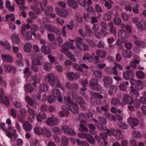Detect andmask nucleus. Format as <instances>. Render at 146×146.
I'll use <instances>...</instances> for the list:
<instances>
[{
    "instance_id": "13d9d810",
    "label": "nucleus",
    "mask_w": 146,
    "mask_h": 146,
    "mask_svg": "<svg viewBox=\"0 0 146 146\" xmlns=\"http://www.w3.org/2000/svg\"><path fill=\"white\" fill-rule=\"evenodd\" d=\"M52 131L54 133L59 135L61 134L62 133V131L58 127H54L52 129Z\"/></svg>"
},
{
    "instance_id": "a19ab883",
    "label": "nucleus",
    "mask_w": 146,
    "mask_h": 146,
    "mask_svg": "<svg viewBox=\"0 0 146 146\" xmlns=\"http://www.w3.org/2000/svg\"><path fill=\"white\" fill-rule=\"evenodd\" d=\"M52 67V65L50 63L46 62L43 64L44 69L46 71H49L51 69Z\"/></svg>"
},
{
    "instance_id": "e433bc0d",
    "label": "nucleus",
    "mask_w": 146,
    "mask_h": 146,
    "mask_svg": "<svg viewBox=\"0 0 146 146\" xmlns=\"http://www.w3.org/2000/svg\"><path fill=\"white\" fill-rule=\"evenodd\" d=\"M123 56L126 58H129L131 57L132 56V54L130 51L127 50H124L122 52Z\"/></svg>"
},
{
    "instance_id": "2eb2a0df",
    "label": "nucleus",
    "mask_w": 146,
    "mask_h": 146,
    "mask_svg": "<svg viewBox=\"0 0 146 146\" xmlns=\"http://www.w3.org/2000/svg\"><path fill=\"white\" fill-rule=\"evenodd\" d=\"M103 81L104 83V85L106 87H108L113 82L112 78L111 77L108 76L104 77L103 79Z\"/></svg>"
},
{
    "instance_id": "37998d69",
    "label": "nucleus",
    "mask_w": 146,
    "mask_h": 146,
    "mask_svg": "<svg viewBox=\"0 0 146 146\" xmlns=\"http://www.w3.org/2000/svg\"><path fill=\"white\" fill-rule=\"evenodd\" d=\"M72 67L75 69L77 71L82 72H83V69L81 67V65H80L79 64L76 63H74L72 65Z\"/></svg>"
},
{
    "instance_id": "ea45409f",
    "label": "nucleus",
    "mask_w": 146,
    "mask_h": 146,
    "mask_svg": "<svg viewBox=\"0 0 146 146\" xmlns=\"http://www.w3.org/2000/svg\"><path fill=\"white\" fill-rule=\"evenodd\" d=\"M39 90L41 92L47 91L48 90V86L46 84H41L39 86Z\"/></svg>"
},
{
    "instance_id": "864d4df0",
    "label": "nucleus",
    "mask_w": 146,
    "mask_h": 146,
    "mask_svg": "<svg viewBox=\"0 0 146 146\" xmlns=\"http://www.w3.org/2000/svg\"><path fill=\"white\" fill-rule=\"evenodd\" d=\"M132 135L134 137L140 138L142 136L140 133L137 131H135L132 133Z\"/></svg>"
},
{
    "instance_id": "58836bf2",
    "label": "nucleus",
    "mask_w": 146,
    "mask_h": 146,
    "mask_svg": "<svg viewBox=\"0 0 146 146\" xmlns=\"http://www.w3.org/2000/svg\"><path fill=\"white\" fill-rule=\"evenodd\" d=\"M62 144L65 146H67L68 145L69 139L68 137L63 136L61 140Z\"/></svg>"
},
{
    "instance_id": "774afa93",
    "label": "nucleus",
    "mask_w": 146,
    "mask_h": 146,
    "mask_svg": "<svg viewBox=\"0 0 146 146\" xmlns=\"http://www.w3.org/2000/svg\"><path fill=\"white\" fill-rule=\"evenodd\" d=\"M97 46L99 48H104L105 47V44L102 40H100L98 43Z\"/></svg>"
},
{
    "instance_id": "052dcab7",
    "label": "nucleus",
    "mask_w": 146,
    "mask_h": 146,
    "mask_svg": "<svg viewBox=\"0 0 146 146\" xmlns=\"http://www.w3.org/2000/svg\"><path fill=\"white\" fill-rule=\"evenodd\" d=\"M48 3V2L47 0H42L40 3L41 10H42V8H44V7H46Z\"/></svg>"
},
{
    "instance_id": "39448f33",
    "label": "nucleus",
    "mask_w": 146,
    "mask_h": 146,
    "mask_svg": "<svg viewBox=\"0 0 146 146\" xmlns=\"http://www.w3.org/2000/svg\"><path fill=\"white\" fill-rule=\"evenodd\" d=\"M135 74L134 70L132 69L127 70L123 72V78L126 80H128L133 78Z\"/></svg>"
},
{
    "instance_id": "c85d7f7f",
    "label": "nucleus",
    "mask_w": 146,
    "mask_h": 146,
    "mask_svg": "<svg viewBox=\"0 0 146 146\" xmlns=\"http://www.w3.org/2000/svg\"><path fill=\"white\" fill-rule=\"evenodd\" d=\"M0 44L1 45L5 48L8 50H10L11 48V46L10 44L7 41L4 42L0 41Z\"/></svg>"
},
{
    "instance_id": "4be33fe9",
    "label": "nucleus",
    "mask_w": 146,
    "mask_h": 146,
    "mask_svg": "<svg viewBox=\"0 0 146 146\" xmlns=\"http://www.w3.org/2000/svg\"><path fill=\"white\" fill-rule=\"evenodd\" d=\"M96 54L98 56L101 58H104L106 56V52L104 50H97L96 51Z\"/></svg>"
},
{
    "instance_id": "e2e57ef3",
    "label": "nucleus",
    "mask_w": 146,
    "mask_h": 146,
    "mask_svg": "<svg viewBox=\"0 0 146 146\" xmlns=\"http://www.w3.org/2000/svg\"><path fill=\"white\" fill-rule=\"evenodd\" d=\"M48 110V106L47 105L44 104L41 105L40 107V110L43 112L46 111Z\"/></svg>"
},
{
    "instance_id": "4d7b16f0",
    "label": "nucleus",
    "mask_w": 146,
    "mask_h": 146,
    "mask_svg": "<svg viewBox=\"0 0 146 146\" xmlns=\"http://www.w3.org/2000/svg\"><path fill=\"white\" fill-rule=\"evenodd\" d=\"M76 100L77 103L76 104H78L80 105L85 103L84 100L82 99V98L80 97H78L76 99Z\"/></svg>"
},
{
    "instance_id": "0eeeda50",
    "label": "nucleus",
    "mask_w": 146,
    "mask_h": 146,
    "mask_svg": "<svg viewBox=\"0 0 146 146\" xmlns=\"http://www.w3.org/2000/svg\"><path fill=\"white\" fill-rule=\"evenodd\" d=\"M59 121V119L56 117H50L47 119L45 123L50 126H53L57 125Z\"/></svg>"
},
{
    "instance_id": "c9c22d12",
    "label": "nucleus",
    "mask_w": 146,
    "mask_h": 146,
    "mask_svg": "<svg viewBox=\"0 0 146 146\" xmlns=\"http://www.w3.org/2000/svg\"><path fill=\"white\" fill-rule=\"evenodd\" d=\"M25 100L28 104L31 106H33L34 104L35 100H33L29 96H27L25 97Z\"/></svg>"
},
{
    "instance_id": "0e129e2a",
    "label": "nucleus",
    "mask_w": 146,
    "mask_h": 146,
    "mask_svg": "<svg viewBox=\"0 0 146 146\" xmlns=\"http://www.w3.org/2000/svg\"><path fill=\"white\" fill-rule=\"evenodd\" d=\"M93 74L97 78H100L102 76V74L100 71L96 70L94 72Z\"/></svg>"
},
{
    "instance_id": "4468645a",
    "label": "nucleus",
    "mask_w": 146,
    "mask_h": 146,
    "mask_svg": "<svg viewBox=\"0 0 146 146\" xmlns=\"http://www.w3.org/2000/svg\"><path fill=\"white\" fill-rule=\"evenodd\" d=\"M53 7L51 6H48L45 8H42V11L44 12V15L47 17H49L50 14L53 11Z\"/></svg>"
},
{
    "instance_id": "8fccbe9b",
    "label": "nucleus",
    "mask_w": 146,
    "mask_h": 146,
    "mask_svg": "<svg viewBox=\"0 0 146 146\" xmlns=\"http://www.w3.org/2000/svg\"><path fill=\"white\" fill-rule=\"evenodd\" d=\"M111 103L114 106H116L120 104V101L118 99L114 98L111 100Z\"/></svg>"
},
{
    "instance_id": "69168bd1",
    "label": "nucleus",
    "mask_w": 146,
    "mask_h": 146,
    "mask_svg": "<svg viewBox=\"0 0 146 146\" xmlns=\"http://www.w3.org/2000/svg\"><path fill=\"white\" fill-rule=\"evenodd\" d=\"M33 64L36 65H42V64L39 60L37 58H35L32 61Z\"/></svg>"
},
{
    "instance_id": "603ef678",
    "label": "nucleus",
    "mask_w": 146,
    "mask_h": 146,
    "mask_svg": "<svg viewBox=\"0 0 146 146\" xmlns=\"http://www.w3.org/2000/svg\"><path fill=\"white\" fill-rule=\"evenodd\" d=\"M43 128L36 127L34 128V130L35 133L38 135L42 134L43 132Z\"/></svg>"
},
{
    "instance_id": "ddd939ff",
    "label": "nucleus",
    "mask_w": 146,
    "mask_h": 146,
    "mask_svg": "<svg viewBox=\"0 0 146 146\" xmlns=\"http://www.w3.org/2000/svg\"><path fill=\"white\" fill-rule=\"evenodd\" d=\"M127 121L128 123L131 126L135 127L138 125L139 123L137 119L132 117L129 118Z\"/></svg>"
},
{
    "instance_id": "bb28decb",
    "label": "nucleus",
    "mask_w": 146,
    "mask_h": 146,
    "mask_svg": "<svg viewBox=\"0 0 146 146\" xmlns=\"http://www.w3.org/2000/svg\"><path fill=\"white\" fill-rule=\"evenodd\" d=\"M85 135L87 140L90 143L92 144H95V140L92 135L90 134H85Z\"/></svg>"
},
{
    "instance_id": "5fc2aeb1",
    "label": "nucleus",
    "mask_w": 146,
    "mask_h": 146,
    "mask_svg": "<svg viewBox=\"0 0 146 146\" xmlns=\"http://www.w3.org/2000/svg\"><path fill=\"white\" fill-rule=\"evenodd\" d=\"M85 40L91 47H94L96 46L95 43L93 40L88 39H85Z\"/></svg>"
},
{
    "instance_id": "f03ea898",
    "label": "nucleus",
    "mask_w": 146,
    "mask_h": 146,
    "mask_svg": "<svg viewBox=\"0 0 146 146\" xmlns=\"http://www.w3.org/2000/svg\"><path fill=\"white\" fill-rule=\"evenodd\" d=\"M88 86L92 90L95 91H100L102 89V86L99 83V80L95 78L91 80L89 83Z\"/></svg>"
},
{
    "instance_id": "412c9836",
    "label": "nucleus",
    "mask_w": 146,
    "mask_h": 146,
    "mask_svg": "<svg viewBox=\"0 0 146 146\" xmlns=\"http://www.w3.org/2000/svg\"><path fill=\"white\" fill-rule=\"evenodd\" d=\"M68 5L72 8L76 9L78 7V4L76 1L74 0H68Z\"/></svg>"
},
{
    "instance_id": "49530a36",
    "label": "nucleus",
    "mask_w": 146,
    "mask_h": 146,
    "mask_svg": "<svg viewBox=\"0 0 146 146\" xmlns=\"http://www.w3.org/2000/svg\"><path fill=\"white\" fill-rule=\"evenodd\" d=\"M129 84V82H126L125 83V84L123 83L121 84L119 86V88L121 90L125 91L127 90L126 85H128Z\"/></svg>"
},
{
    "instance_id": "09e8293b",
    "label": "nucleus",
    "mask_w": 146,
    "mask_h": 146,
    "mask_svg": "<svg viewBox=\"0 0 146 146\" xmlns=\"http://www.w3.org/2000/svg\"><path fill=\"white\" fill-rule=\"evenodd\" d=\"M64 99L65 100L67 104L72 105L74 104L73 102L71 101V98L69 96L64 97Z\"/></svg>"
},
{
    "instance_id": "c756f323",
    "label": "nucleus",
    "mask_w": 146,
    "mask_h": 146,
    "mask_svg": "<svg viewBox=\"0 0 146 146\" xmlns=\"http://www.w3.org/2000/svg\"><path fill=\"white\" fill-rule=\"evenodd\" d=\"M25 90L27 93H31L34 90V88L31 84H28L25 86Z\"/></svg>"
},
{
    "instance_id": "dca6fc26",
    "label": "nucleus",
    "mask_w": 146,
    "mask_h": 146,
    "mask_svg": "<svg viewBox=\"0 0 146 146\" xmlns=\"http://www.w3.org/2000/svg\"><path fill=\"white\" fill-rule=\"evenodd\" d=\"M16 56L18 59L16 60V63L19 66H23L24 65L23 59L22 58L21 54L18 53L17 54Z\"/></svg>"
},
{
    "instance_id": "bf43d9fd",
    "label": "nucleus",
    "mask_w": 146,
    "mask_h": 146,
    "mask_svg": "<svg viewBox=\"0 0 146 146\" xmlns=\"http://www.w3.org/2000/svg\"><path fill=\"white\" fill-rule=\"evenodd\" d=\"M69 112L68 111L64 110L60 111L59 115L61 117L67 116L69 114Z\"/></svg>"
},
{
    "instance_id": "9d476101",
    "label": "nucleus",
    "mask_w": 146,
    "mask_h": 146,
    "mask_svg": "<svg viewBox=\"0 0 146 146\" xmlns=\"http://www.w3.org/2000/svg\"><path fill=\"white\" fill-rule=\"evenodd\" d=\"M12 129V127L11 126H9L8 128H7V131H6V135L10 138H12L13 137L14 139H16L17 137L16 130L15 129H13L12 133L9 131H11Z\"/></svg>"
},
{
    "instance_id": "7ed1b4c3",
    "label": "nucleus",
    "mask_w": 146,
    "mask_h": 146,
    "mask_svg": "<svg viewBox=\"0 0 146 146\" xmlns=\"http://www.w3.org/2000/svg\"><path fill=\"white\" fill-rule=\"evenodd\" d=\"M90 94L92 96L90 99V102L93 104H94L98 102L97 103L100 104L101 103L100 99L103 98V97L101 94L93 91L90 92Z\"/></svg>"
},
{
    "instance_id": "7c9ffc66",
    "label": "nucleus",
    "mask_w": 146,
    "mask_h": 146,
    "mask_svg": "<svg viewBox=\"0 0 146 146\" xmlns=\"http://www.w3.org/2000/svg\"><path fill=\"white\" fill-rule=\"evenodd\" d=\"M24 129L26 131H30L32 128V125L28 121L24 123L23 125Z\"/></svg>"
},
{
    "instance_id": "aec40b11",
    "label": "nucleus",
    "mask_w": 146,
    "mask_h": 146,
    "mask_svg": "<svg viewBox=\"0 0 146 146\" xmlns=\"http://www.w3.org/2000/svg\"><path fill=\"white\" fill-rule=\"evenodd\" d=\"M41 50V51L45 54H48L51 52L50 49L45 45H43L42 46Z\"/></svg>"
},
{
    "instance_id": "393cba45",
    "label": "nucleus",
    "mask_w": 146,
    "mask_h": 146,
    "mask_svg": "<svg viewBox=\"0 0 146 146\" xmlns=\"http://www.w3.org/2000/svg\"><path fill=\"white\" fill-rule=\"evenodd\" d=\"M32 46L29 42H27L24 45L23 48L24 51L27 53H29L31 51Z\"/></svg>"
},
{
    "instance_id": "b1692460",
    "label": "nucleus",
    "mask_w": 146,
    "mask_h": 146,
    "mask_svg": "<svg viewBox=\"0 0 146 146\" xmlns=\"http://www.w3.org/2000/svg\"><path fill=\"white\" fill-rule=\"evenodd\" d=\"M72 108L70 107L69 110L74 114L78 113L79 112L78 111V104H76L74 105H72Z\"/></svg>"
},
{
    "instance_id": "a878e982",
    "label": "nucleus",
    "mask_w": 146,
    "mask_h": 146,
    "mask_svg": "<svg viewBox=\"0 0 146 146\" xmlns=\"http://www.w3.org/2000/svg\"><path fill=\"white\" fill-rule=\"evenodd\" d=\"M32 32L27 31L26 32L25 34L24 33L23 35L25 39L26 40H31L32 37Z\"/></svg>"
},
{
    "instance_id": "c03bdc74",
    "label": "nucleus",
    "mask_w": 146,
    "mask_h": 146,
    "mask_svg": "<svg viewBox=\"0 0 146 146\" xmlns=\"http://www.w3.org/2000/svg\"><path fill=\"white\" fill-rule=\"evenodd\" d=\"M130 94L133 97H137L139 96V92L135 89H133L131 90L130 92Z\"/></svg>"
},
{
    "instance_id": "6ab92c4d",
    "label": "nucleus",
    "mask_w": 146,
    "mask_h": 146,
    "mask_svg": "<svg viewBox=\"0 0 146 146\" xmlns=\"http://www.w3.org/2000/svg\"><path fill=\"white\" fill-rule=\"evenodd\" d=\"M119 36L123 38V39H126L128 38V34L124 30H121L118 33Z\"/></svg>"
},
{
    "instance_id": "de8ad7c7",
    "label": "nucleus",
    "mask_w": 146,
    "mask_h": 146,
    "mask_svg": "<svg viewBox=\"0 0 146 146\" xmlns=\"http://www.w3.org/2000/svg\"><path fill=\"white\" fill-rule=\"evenodd\" d=\"M137 78L139 79H143L144 78L145 74L144 73L141 71H137L136 74Z\"/></svg>"
},
{
    "instance_id": "4c0bfd02",
    "label": "nucleus",
    "mask_w": 146,
    "mask_h": 146,
    "mask_svg": "<svg viewBox=\"0 0 146 146\" xmlns=\"http://www.w3.org/2000/svg\"><path fill=\"white\" fill-rule=\"evenodd\" d=\"M110 32L114 35H115L117 33L116 31L115 27L113 26V22L110 23Z\"/></svg>"
},
{
    "instance_id": "473e14b6",
    "label": "nucleus",
    "mask_w": 146,
    "mask_h": 146,
    "mask_svg": "<svg viewBox=\"0 0 146 146\" xmlns=\"http://www.w3.org/2000/svg\"><path fill=\"white\" fill-rule=\"evenodd\" d=\"M113 12L110 11L105 14L104 15V19L105 21H109L111 19V15H113Z\"/></svg>"
},
{
    "instance_id": "1a4fd4ad",
    "label": "nucleus",
    "mask_w": 146,
    "mask_h": 146,
    "mask_svg": "<svg viewBox=\"0 0 146 146\" xmlns=\"http://www.w3.org/2000/svg\"><path fill=\"white\" fill-rule=\"evenodd\" d=\"M122 102L124 104L132 105L133 104L134 100L133 98L129 95L125 94L123 95Z\"/></svg>"
},
{
    "instance_id": "9b49d317",
    "label": "nucleus",
    "mask_w": 146,
    "mask_h": 146,
    "mask_svg": "<svg viewBox=\"0 0 146 146\" xmlns=\"http://www.w3.org/2000/svg\"><path fill=\"white\" fill-rule=\"evenodd\" d=\"M55 10L57 14L61 17H65L68 15L67 12L64 9L56 7Z\"/></svg>"
},
{
    "instance_id": "680f3d73",
    "label": "nucleus",
    "mask_w": 146,
    "mask_h": 146,
    "mask_svg": "<svg viewBox=\"0 0 146 146\" xmlns=\"http://www.w3.org/2000/svg\"><path fill=\"white\" fill-rule=\"evenodd\" d=\"M97 128L101 131H105L106 130V126L102 125L101 123H98L97 125Z\"/></svg>"
},
{
    "instance_id": "338daca9",
    "label": "nucleus",
    "mask_w": 146,
    "mask_h": 146,
    "mask_svg": "<svg viewBox=\"0 0 146 146\" xmlns=\"http://www.w3.org/2000/svg\"><path fill=\"white\" fill-rule=\"evenodd\" d=\"M31 9L35 12L37 14H40V9L38 7L35 6H31Z\"/></svg>"
},
{
    "instance_id": "20e7f679",
    "label": "nucleus",
    "mask_w": 146,
    "mask_h": 146,
    "mask_svg": "<svg viewBox=\"0 0 146 146\" xmlns=\"http://www.w3.org/2000/svg\"><path fill=\"white\" fill-rule=\"evenodd\" d=\"M4 95L3 89L2 88H0V102L2 104H4L6 106H8L9 104V101L8 97L6 96H4L3 98L2 96Z\"/></svg>"
},
{
    "instance_id": "5701e85b",
    "label": "nucleus",
    "mask_w": 146,
    "mask_h": 146,
    "mask_svg": "<svg viewBox=\"0 0 146 146\" xmlns=\"http://www.w3.org/2000/svg\"><path fill=\"white\" fill-rule=\"evenodd\" d=\"M1 57L3 60L6 62H11L13 61L12 57L9 55L3 54L1 55Z\"/></svg>"
},
{
    "instance_id": "cd10ccee",
    "label": "nucleus",
    "mask_w": 146,
    "mask_h": 146,
    "mask_svg": "<svg viewBox=\"0 0 146 146\" xmlns=\"http://www.w3.org/2000/svg\"><path fill=\"white\" fill-rule=\"evenodd\" d=\"M31 28V26L29 23L24 24L22 26L21 30V33L22 35H23L27 30Z\"/></svg>"
},
{
    "instance_id": "423d86ee",
    "label": "nucleus",
    "mask_w": 146,
    "mask_h": 146,
    "mask_svg": "<svg viewBox=\"0 0 146 146\" xmlns=\"http://www.w3.org/2000/svg\"><path fill=\"white\" fill-rule=\"evenodd\" d=\"M44 28L50 32L56 33L58 35L60 34L61 32L58 28L51 25L46 24Z\"/></svg>"
},
{
    "instance_id": "3c124183",
    "label": "nucleus",
    "mask_w": 146,
    "mask_h": 146,
    "mask_svg": "<svg viewBox=\"0 0 146 146\" xmlns=\"http://www.w3.org/2000/svg\"><path fill=\"white\" fill-rule=\"evenodd\" d=\"M56 99L53 95H50L47 98V101L48 103H52L55 102Z\"/></svg>"
},
{
    "instance_id": "6e6552de",
    "label": "nucleus",
    "mask_w": 146,
    "mask_h": 146,
    "mask_svg": "<svg viewBox=\"0 0 146 146\" xmlns=\"http://www.w3.org/2000/svg\"><path fill=\"white\" fill-rule=\"evenodd\" d=\"M61 129L64 133L70 135L74 136L76 134V132L68 126H62Z\"/></svg>"
},
{
    "instance_id": "f257e3e1",
    "label": "nucleus",
    "mask_w": 146,
    "mask_h": 146,
    "mask_svg": "<svg viewBox=\"0 0 146 146\" xmlns=\"http://www.w3.org/2000/svg\"><path fill=\"white\" fill-rule=\"evenodd\" d=\"M47 80L52 86L54 87L55 86L56 88H60L63 90H64V87L60 83L58 77L52 74H49L47 76Z\"/></svg>"
},
{
    "instance_id": "79ce46f5",
    "label": "nucleus",
    "mask_w": 146,
    "mask_h": 146,
    "mask_svg": "<svg viewBox=\"0 0 146 146\" xmlns=\"http://www.w3.org/2000/svg\"><path fill=\"white\" fill-rule=\"evenodd\" d=\"M143 26L142 23L139 22L136 24V26L139 29L143 30H145L146 29V23H144L143 24Z\"/></svg>"
},
{
    "instance_id": "f3484780",
    "label": "nucleus",
    "mask_w": 146,
    "mask_h": 146,
    "mask_svg": "<svg viewBox=\"0 0 146 146\" xmlns=\"http://www.w3.org/2000/svg\"><path fill=\"white\" fill-rule=\"evenodd\" d=\"M36 118L38 121L41 122L42 119H45L46 118V113L43 112L38 113L37 114Z\"/></svg>"
},
{
    "instance_id": "f704fd0d",
    "label": "nucleus",
    "mask_w": 146,
    "mask_h": 146,
    "mask_svg": "<svg viewBox=\"0 0 146 146\" xmlns=\"http://www.w3.org/2000/svg\"><path fill=\"white\" fill-rule=\"evenodd\" d=\"M52 93L55 97H57L61 96V93L58 89L54 88L52 90Z\"/></svg>"
},
{
    "instance_id": "6e6d98bb",
    "label": "nucleus",
    "mask_w": 146,
    "mask_h": 146,
    "mask_svg": "<svg viewBox=\"0 0 146 146\" xmlns=\"http://www.w3.org/2000/svg\"><path fill=\"white\" fill-rule=\"evenodd\" d=\"M42 134L45 135L48 137H50L51 135L50 131L46 128H43Z\"/></svg>"
},
{
    "instance_id": "f8f14e48",
    "label": "nucleus",
    "mask_w": 146,
    "mask_h": 146,
    "mask_svg": "<svg viewBox=\"0 0 146 146\" xmlns=\"http://www.w3.org/2000/svg\"><path fill=\"white\" fill-rule=\"evenodd\" d=\"M68 79L71 81H73L74 78H79L80 74H78L72 72H67L66 74Z\"/></svg>"
},
{
    "instance_id": "a211bd4d",
    "label": "nucleus",
    "mask_w": 146,
    "mask_h": 146,
    "mask_svg": "<svg viewBox=\"0 0 146 146\" xmlns=\"http://www.w3.org/2000/svg\"><path fill=\"white\" fill-rule=\"evenodd\" d=\"M40 80L39 78H38L37 76L35 75H34L31 76L30 79V80L31 82H33L32 84L35 86H36V83H39L40 82Z\"/></svg>"
},
{
    "instance_id": "2f4dec72",
    "label": "nucleus",
    "mask_w": 146,
    "mask_h": 146,
    "mask_svg": "<svg viewBox=\"0 0 146 146\" xmlns=\"http://www.w3.org/2000/svg\"><path fill=\"white\" fill-rule=\"evenodd\" d=\"M12 41L16 44H19L20 42V40L19 35L17 34H14L11 37Z\"/></svg>"
},
{
    "instance_id": "a18cd8bd",
    "label": "nucleus",
    "mask_w": 146,
    "mask_h": 146,
    "mask_svg": "<svg viewBox=\"0 0 146 146\" xmlns=\"http://www.w3.org/2000/svg\"><path fill=\"white\" fill-rule=\"evenodd\" d=\"M82 59L83 60H87L91 62L90 60L92 59V56L89 53H86L83 55Z\"/></svg>"
},
{
    "instance_id": "72a5a7b5",
    "label": "nucleus",
    "mask_w": 146,
    "mask_h": 146,
    "mask_svg": "<svg viewBox=\"0 0 146 146\" xmlns=\"http://www.w3.org/2000/svg\"><path fill=\"white\" fill-rule=\"evenodd\" d=\"M134 42L136 45L140 47L144 48L146 46V43L143 41L135 40Z\"/></svg>"
}]
</instances>
